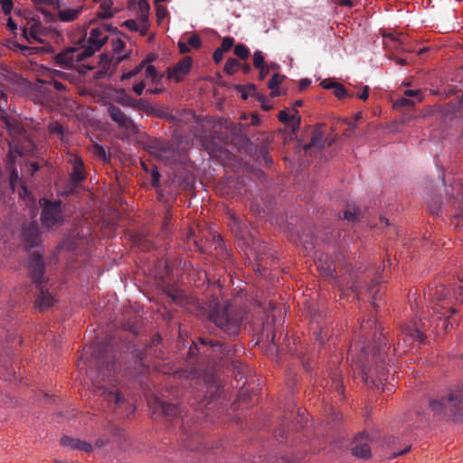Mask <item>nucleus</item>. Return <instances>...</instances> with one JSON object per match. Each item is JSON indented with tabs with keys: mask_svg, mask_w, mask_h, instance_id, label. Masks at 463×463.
<instances>
[{
	"mask_svg": "<svg viewBox=\"0 0 463 463\" xmlns=\"http://www.w3.org/2000/svg\"><path fill=\"white\" fill-rule=\"evenodd\" d=\"M450 292L451 288L444 285H436L429 288L428 296L433 304L431 318H420L419 321H411L410 324L402 326L400 338L394 348L396 353H405L411 345L416 343L422 344L425 332L434 324L437 333L439 334L458 323V319L453 317L457 310L453 307Z\"/></svg>",
	"mask_w": 463,
	"mask_h": 463,
	"instance_id": "obj_1",
	"label": "nucleus"
},
{
	"mask_svg": "<svg viewBox=\"0 0 463 463\" xmlns=\"http://www.w3.org/2000/svg\"><path fill=\"white\" fill-rule=\"evenodd\" d=\"M86 366L87 380L94 388L96 395L101 397L109 408L116 409L125 401L124 396L114 390L118 383L117 364L107 344L97 343L89 347L81 356L78 367Z\"/></svg>",
	"mask_w": 463,
	"mask_h": 463,
	"instance_id": "obj_2",
	"label": "nucleus"
},
{
	"mask_svg": "<svg viewBox=\"0 0 463 463\" xmlns=\"http://www.w3.org/2000/svg\"><path fill=\"white\" fill-rule=\"evenodd\" d=\"M378 332L375 319L368 318L361 324L357 333L359 343H352L350 346L352 361L360 368L363 381L371 388L387 380L384 353L380 345L375 350Z\"/></svg>",
	"mask_w": 463,
	"mask_h": 463,
	"instance_id": "obj_3",
	"label": "nucleus"
},
{
	"mask_svg": "<svg viewBox=\"0 0 463 463\" xmlns=\"http://www.w3.org/2000/svg\"><path fill=\"white\" fill-rule=\"evenodd\" d=\"M201 311L203 316L230 336L240 333L242 322L247 318V310L244 307L231 302L222 304L214 297L202 305Z\"/></svg>",
	"mask_w": 463,
	"mask_h": 463,
	"instance_id": "obj_4",
	"label": "nucleus"
},
{
	"mask_svg": "<svg viewBox=\"0 0 463 463\" xmlns=\"http://www.w3.org/2000/svg\"><path fill=\"white\" fill-rule=\"evenodd\" d=\"M43 253L40 250L30 252L27 264L28 275L35 285V305L41 312L52 307L56 301L46 288L47 279L44 276L45 264Z\"/></svg>",
	"mask_w": 463,
	"mask_h": 463,
	"instance_id": "obj_5",
	"label": "nucleus"
},
{
	"mask_svg": "<svg viewBox=\"0 0 463 463\" xmlns=\"http://www.w3.org/2000/svg\"><path fill=\"white\" fill-rule=\"evenodd\" d=\"M430 408L442 417L463 420V384L452 390L447 397L430 401Z\"/></svg>",
	"mask_w": 463,
	"mask_h": 463,
	"instance_id": "obj_6",
	"label": "nucleus"
},
{
	"mask_svg": "<svg viewBox=\"0 0 463 463\" xmlns=\"http://www.w3.org/2000/svg\"><path fill=\"white\" fill-rule=\"evenodd\" d=\"M39 205L42 208L41 221L44 227L51 228L63 223L61 201H51L46 198H41Z\"/></svg>",
	"mask_w": 463,
	"mask_h": 463,
	"instance_id": "obj_7",
	"label": "nucleus"
},
{
	"mask_svg": "<svg viewBox=\"0 0 463 463\" xmlns=\"http://www.w3.org/2000/svg\"><path fill=\"white\" fill-rule=\"evenodd\" d=\"M92 56L90 49L71 47L58 53L55 57V63L62 68H72L76 63Z\"/></svg>",
	"mask_w": 463,
	"mask_h": 463,
	"instance_id": "obj_8",
	"label": "nucleus"
},
{
	"mask_svg": "<svg viewBox=\"0 0 463 463\" xmlns=\"http://www.w3.org/2000/svg\"><path fill=\"white\" fill-rule=\"evenodd\" d=\"M149 152L161 160H168L175 156V147L173 143L162 139H154L148 145Z\"/></svg>",
	"mask_w": 463,
	"mask_h": 463,
	"instance_id": "obj_9",
	"label": "nucleus"
},
{
	"mask_svg": "<svg viewBox=\"0 0 463 463\" xmlns=\"http://www.w3.org/2000/svg\"><path fill=\"white\" fill-rule=\"evenodd\" d=\"M108 114L112 121H114L119 128L128 131H136L134 121L118 107L109 104L107 108Z\"/></svg>",
	"mask_w": 463,
	"mask_h": 463,
	"instance_id": "obj_10",
	"label": "nucleus"
},
{
	"mask_svg": "<svg viewBox=\"0 0 463 463\" xmlns=\"http://www.w3.org/2000/svg\"><path fill=\"white\" fill-rule=\"evenodd\" d=\"M200 344L203 346H209L211 348V355L214 359L222 360L225 357H228L232 352V350L226 344L208 337H200Z\"/></svg>",
	"mask_w": 463,
	"mask_h": 463,
	"instance_id": "obj_11",
	"label": "nucleus"
},
{
	"mask_svg": "<svg viewBox=\"0 0 463 463\" xmlns=\"http://www.w3.org/2000/svg\"><path fill=\"white\" fill-rule=\"evenodd\" d=\"M109 30V27L107 28H93L90 31L88 45L82 46L83 49H90L92 51V55L99 51L103 44L108 41L109 37L106 34V32Z\"/></svg>",
	"mask_w": 463,
	"mask_h": 463,
	"instance_id": "obj_12",
	"label": "nucleus"
},
{
	"mask_svg": "<svg viewBox=\"0 0 463 463\" xmlns=\"http://www.w3.org/2000/svg\"><path fill=\"white\" fill-rule=\"evenodd\" d=\"M22 236L27 251H30L31 248L37 247L40 243L38 225L35 222L24 224L22 230Z\"/></svg>",
	"mask_w": 463,
	"mask_h": 463,
	"instance_id": "obj_13",
	"label": "nucleus"
},
{
	"mask_svg": "<svg viewBox=\"0 0 463 463\" xmlns=\"http://www.w3.org/2000/svg\"><path fill=\"white\" fill-rule=\"evenodd\" d=\"M106 432L103 434L99 439H98L95 441V446L98 448H101L106 446L110 442V438L109 435L111 436L112 441L118 442V444H121V440L125 438V432L124 430L118 428L115 424L109 423L106 428Z\"/></svg>",
	"mask_w": 463,
	"mask_h": 463,
	"instance_id": "obj_14",
	"label": "nucleus"
},
{
	"mask_svg": "<svg viewBox=\"0 0 463 463\" xmlns=\"http://www.w3.org/2000/svg\"><path fill=\"white\" fill-rule=\"evenodd\" d=\"M352 453L354 456L367 459L371 457V446L367 435L360 434L353 441Z\"/></svg>",
	"mask_w": 463,
	"mask_h": 463,
	"instance_id": "obj_15",
	"label": "nucleus"
},
{
	"mask_svg": "<svg viewBox=\"0 0 463 463\" xmlns=\"http://www.w3.org/2000/svg\"><path fill=\"white\" fill-rule=\"evenodd\" d=\"M193 60L187 56L178 61L174 67L168 69L167 75L170 80L176 82L182 80V76L189 73L192 68Z\"/></svg>",
	"mask_w": 463,
	"mask_h": 463,
	"instance_id": "obj_16",
	"label": "nucleus"
},
{
	"mask_svg": "<svg viewBox=\"0 0 463 463\" xmlns=\"http://www.w3.org/2000/svg\"><path fill=\"white\" fill-rule=\"evenodd\" d=\"M364 218V211L354 203L347 204L342 213H339V219L345 220L350 224H356Z\"/></svg>",
	"mask_w": 463,
	"mask_h": 463,
	"instance_id": "obj_17",
	"label": "nucleus"
},
{
	"mask_svg": "<svg viewBox=\"0 0 463 463\" xmlns=\"http://www.w3.org/2000/svg\"><path fill=\"white\" fill-rule=\"evenodd\" d=\"M71 163L72 165L71 171L70 173V179L71 184L76 187L86 178V174L84 170V164L80 157L73 156L71 159Z\"/></svg>",
	"mask_w": 463,
	"mask_h": 463,
	"instance_id": "obj_18",
	"label": "nucleus"
},
{
	"mask_svg": "<svg viewBox=\"0 0 463 463\" xmlns=\"http://www.w3.org/2000/svg\"><path fill=\"white\" fill-rule=\"evenodd\" d=\"M159 407L163 411L164 415L169 420H177L179 418L184 424L186 415H183V409L177 403H168L164 401H158Z\"/></svg>",
	"mask_w": 463,
	"mask_h": 463,
	"instance_id": "obj_19",
	"label": "nucleus"
},
{
	"mask_svg": "<svg viewBox=\"0 0 463 463\" xmlns=\"http://www.w3.org/2000/svg\"><path fill=\"white\" fill-rule=\"evenodd\" d=\"M334 142V138H325L322 130L317 128L313 130L310 142L304 146V150L307 152L311 148L322 149L326 144L327 146H331Z\"/></svg>",
	"mask_w": 463,
	"mask_h": 463,
	"instance_id": "obj_20",
	"label": "nucleus"
},
{
	"mask_svg": "<svg viewBox=\"0 0 463 463\" xmlns=\"http://www.w3.org/2000/svg\"><path fill=\"white\" fill-rule=\"evenodd\" d=\"M462 90L463 82L461 81H454L453 80H451V81L449 82L448 80H441L440 86L438 87L436 90H431V93L433 95H443L444 97H449L458 91H462Z\"/></svg>",
	"mask_w": 463,
	"mask_h": 463,
	"instance_id": "obj_21",
	"label": "nucleus"
},
{
	"mask_svg": "<svg viewBox=\"0 0 463 463\" xmlns=\"http://www.w3.org/2000/svg\"><path fill=\"white\" fill-rule=\"evenodd\" d=\"M61 445L63 447H69L71 449L85 452H90L92 450V446L90 443L84 440L72 439L68 436H64L61 439Z\"/></svg>",
	"mask_w": 463,
	"mask_h": 463,
	"instance_id": "obj_22",
	"label": "nucleus"
},
{
	"mask_svg": "<svg viewBox=\"0 0 463 463\" xmlns=\"http://www.w3.org/2000/svg\"><path fill=\"white\" fill-rule=\"evenodd\" d=\"M172 270L173 268L169 261L167 260L161 259L156 263L155 277L161 280H165L170 277Z\"/></svg>",
	"mask_w": 463,
	"mask_h": 463,
	"instance_id": "obj_23",
	"label": "nucleus"
},
{
	"mask_svg": "<svg viewBox=\"0 0 463 463\" xmlns=\"http://www.w3.org/2000/svg\"><path fill=\"white\" fill-rule=\"evenodd\" d=\"M297 114L298 111H296L294 115L289 116L288 111L283 109L279 112L278 118L280 122L290 125L292 131L296 132L298 130L300 125V118L297 116Z\"/></svg>",
	"mask_w": 463,
	"mask_h": 463,
	"instance_id": "obj_24",
	"label": "nucleus"
},
{
	"mask_svg": "<svg viewBox=\"0 0 463 463\" xmlns=\"http://www.w3.org/2000/svg\"><path fill=\"white\" fill-rule=\"evenodd\" d=\"M71 75L68 72H63L60 71H53V78L52 80L48 81L49 84H53V87L59 90V91H65L67 90V86L58 80L56 78H61L66 79L68 80H71Z\"/></svg>",
	"mask_w": 463,
	"mask_h": 463,
	"instance_id": "obj_25",
	"label": "nucleus"
},
{
	"mask_svg": "<svg viewBox=\"0 0 463 463\" xmlns=\"http://www.w3.org/2000/svg\"><path fill=\"white\" fill-rule=\"evenodd\" d=\"M117 94H118L117 99H116L117 102H118L119 104H121L125 107H128L131 109L134 108L136 99H134L133 97L128 95L127 93L126 90L119 89L117 90Z\"/></svg>",
	"mask_w": 463,
	"mask_h": 463,
	"instance_id": "obj_26",
	"label": "nucleus"
},
{
	"mask_svg": "<svg viewBox=\"0 0 463 463\" xmlns=\"http://www.w3.org/2000/svg\"><path fill=\"white\" fill-rule=\"evenodd\" d=\"M82 7L76 9H66L59 11V18L62 22H72L78 18L81 13Z\"/></svg>",
	"mask_w": 463,
	"mask_h": 463,
	"instance_id": "obj_27",
	"label": "nucleus"
},
{
	"mask_svg": "<svg viewBox=\"0 0 463 463\" xmlns=\"http://www.w3.org/2000/svg\"><path fill=\"white\" fill-rule=\"evenodd\" d=\"M113 2L112 0H103L100 4V9L102 12L97 14L100 19H109L114 16L115 13L111 11Z\"/></svg>",
	"mask_w": 463,
	"mask_h": 463,
	"instance_id": "obj_28",
	"label": "nucleus"
},
{
	"mask_svg": "<svg viewBox=\"0 0 463 463\" xmlns=\"http://www.w3.org/2000/svg\"><path fill=\"white\" fill-rule=\"evenodd\" d=\"M133 109L141 110L147 114H154L155 109L151 105V103L145 99H138L135 100V105Z\"/></svg>",
	"mask_w": 463,
	"mask_h": 463,
	"instance_id": "obj_29",
	"label": "nucleus"
},
{
	"mask_svg": "<svg viewBox=\"0 0 463 463\" xmlns=\"http://www.w3.org/2000/svg\"><path fill=\"white\" fill-rule=\"evenodd\" d=\"M236 90L241 93L243 99H247L249 96L256 97V93H259L254 84L238 85Z\"/></svg>",
	"mask_w": 463,
	"mask_h": 463,
	"instance_id": "obj_30",
	"label": "nucleus"
},
{
	"mask_svg": "<svg viewBox=\"0 0 463 463\" xmlns=\"http://www.w3.org/2000/svg\"><path fill=\"white\" fill-rule=\"evenodd\" d=\"M48 131L50 132V134L59 136L61 141L64 140V135L66 130L63 128V126L61 125L58 121H51L48 124Z\"/></svg>",
	"mask_w": 463,
	"mask_h": 463,
	"instance_id": "obj_31",
	"label": "nucleus"
},
{
	"mask_svg": "<svg viewBox=\"0 0 463 463\" xmlns=\"http://www.w3.org/2000/svg\"><path fill=\"white\" fill-rule=\"evenodd\" d=\"M241 67V63L234 58H229L224 64V71L228 75H233Z\"/></svg>",
	"mask_w": 463,
	"mask_h": 463,
	"instance_id": "obj_32",
	"label": "nucleus"
},
{
	"mask_svg": "<svg viewBox=\"0 0 463 463\" xmlns=\"http://www.w3.org/2000/svg\"><path fill=\"white\" fill-rule=\"evenodd\" d=\"M149 61H150V60H144V61H142L141 63L138 64L137 66H136L133 70L129 71L127 73H124L121 76V80H129V79L137 76V74H139L141 72V71L144 69V67L147 63H149Z\"/></svg>",
	"mask_w": 463,
	"mask_h": 463,
	"instance_id": "obj_33",
	"label": "nucleus"
},
{
	"mask_svg": "<svg viewBox=\"0 0 463 463\" xmlns=\"http://www.w3.org/2000/svg\"><path fill=\"white\" fill-rule=\"evenodd\" d=\"M233 52L241 60H246L250 56V49L242 43L236 44Z\"/></svg>",
	"mask_w": 463,
	"mask_h": 463,
	"instance_id": "obj_34",
	"label": "nucleus"
},
{
	"mask_svg": "<svg viewBox=\"0 0 463 463\" xmlns=\"http://www.w3.org/2000/svg\"><path fill=\"white\" fill-rule=\"evenodd\" d=\"M414 104H415V102L411 99H409L408 97L404 96V97L400 98L395 100L394 107L396 109H402V108L411 109V108L414 107Z\"/></svg>",
	"mask_w": 463,
	"mask_h": 463,
	"instance_id": "obj_35",
	"label": "nucleus"
},
{
	"mask_svg": "<svg viewBox=\"0 0 463 463\" xmlns=\"http://www.w3.org/2000/svg\"><path fill=\"white\" fill-rule=\"evenodd\" d=\"M260 156L264 161L266 165H270L273 163L272 157L269 156L268 146L261 144L260 147Z\"/></svg>",
	"mask_w": 463,
	"mask_h": 463,
	"instance_id": "obj_36",
	"label": "nucleus"
},
{
	"mask_svg": "<svg viewBox=\"0 0 463 463\" xmlns=\"http://www.w3.org/2000/svg\"><path fill=\"white\" fill-rule=\"evenodd\" d=\"M334 94L336 98L342 99L346 97H353L354 94H348L346 89L340 83L336 82L334 89Z\"/></svg>",
	"mask_w": 463,
	"mask_h": 463,
	"instance_id": "obj_37",
	"label": "nucleus"
},
{
	"mask_svg": "<svg viewBox=\"0 0 463 463\" xmlns=\"http://www.w3.org/2000/svg\"><path fill=\"white\" fill-rule=\"evenodd\" d=\"M252 59H253V65L255 68H260L261 66H264L265 64H267L265 62L264 54L260 50H257L254 52Z\"/></svg>",
	"mask_w": 463,
	"mask_h": 463,
	"instance_id": "obj_38",
	"label": "nucleus"
},
{
	"mask_svg": "<svg viewBox=\"0 0 463 463\" xmlns=\"http://www.w3.org/2000/svg\"><path fill=\"white\" fill-rule=\"evenodd\" d=\"M403 95L409 99L414 98L418 102L422 101L424 99V93L421 90H406Z\"/></svg>",
	"mask_w": 463,
	"mask_h": 463,
	"instance_id": "obj_39",
	"label": "nucleus"
},
{
	"mask_svg": "<svg viewBox=\"0 0 463 463\" xmlns=\"http://www.w3.org/2000/svg\"><path fill=\"white\" fill-rule=\"evenodd\" d=\"M286 77L279 73H274L268 82L269 89H276L281 84Z\"/></svg>",
	"mask_w": 463,
	"mask_h": 463,
	"instance_id": "obj_40",
	"label": "nucleus"
},
{
	"mask_svg": "<svg viewBox=\"0 0 463 463\" xmlns=\"http://www.w3.org/2000/svg\"><path fill=\"white\" fill-rule=\"evenodd\" d=\"M93 153L96 156H98L99 158H100L101 160L103 161H109V157L108 155H107V152L105 150V148L99 145V144H95L93 146Z\"/></svg>",
	"mask_w": 463,
	"mask_h": 463,
	"instance_id": "obj_41",
	"label": "nucleus"
},
{
	"mask_svg": "<svg viewBox=\"0 0 463 463\" xmlns=\"http://www.w3.org/2000/svg\"><path fill=\"white\" fill-rule=\"evenodd\" d=\"M256 99L260 103L263 110L269 111L273 108V105L269 104V99L267 98V96H265L261 93H256Z\"/></svg>",
	"mask_w": 463,
	"mask_h": 463,
	"instance_id": "obj_42",
	"label": "nucleus"
},
{
	"mask_svg": "<svg viewBox=\"0 0 463 463\" xmlns=\"http://www.w3.org/2000/svg\"><path fill=\"white\" fill-rule=\"evenodd\" d=\"M234 42H235V40L232 37H230V36L224 37L222 39L221 46L219 48L222 49V51L227 52L233 46Z\"/></svg>",
	"mask_w": 463,
	"mask_h": 463,
	"instance_id": "obj_43",
	"label": "nucleus"
},
{
	"mask_svg": "<svg viewBox=\"0 0 463 463\" xmlns=\"http://www.w3.org/2000/svg\"><path fill=\"white\" fill-rule=\"evenodd\" d=\"M151 174V184L154 187H157L160 184V173L156 166L153 165L150 171Z\"/></svg>",
	"mask_w": 463,
	"mask_h": 463,
	"instance_id": "obj_44",
	"label": "nucleus"
},
{
	"mask_svg": "<svg viewBox=\"0 0 463 463\" xmlns=\"http://www.w3.org/2000/svg\"><path fill=\"white\" fill-rule=\"evenodd\" d=\"M0 5L5 15L10 14L14 8V3L12 0H0Z\"/></svg>",
	"mask_w": 463,
	"mask_h": 463,
	"instance_id": "obj_45",
	"label": "nucleus"
},
{
	"mask_svg": "<svg viewBox=\"0 0 463 463\" xmlns=\"http://www.w3.org/2000/svg\"><path fill=\"white\" fill-rule=\"evenodd\" d=\"M146 77L151 78V80L156 82L158 80V73L156 70V68L153 65H148L146 68Z\"/></svg>",
	"mask_w": 463,
	"mask_h": 463,
	"instance_id": "obj_46",
	"label": "nucleus"
},
{
	"mask_svg": "<svg viewBox=\"0 0 463 463\" xmlns=\"http://www.w3.org/2000/svg\"><path fill=\"white\" fill-rule=\"evenodd\" d=\"M187 43L194 49H199L202 45V41L197 34H194L188 39Z\"/></svg>",
	"mask_w": 463,
	"mask_h": 463,
	"instance_id": "obj_47",
	"label": "nucleus"
},
{
	"mask_svg": "<svg viewBox=\"0 0 463 463\" xmlns=\"http://www.w3.org/2000/svg\"><path fill=\"white\" fill-rule=\"evenodd\" d=\"M113 51L116 53L121 52L125 48V43L121 39H116L112 42Z\"/></svg>",
	"mask_w": 463,
	"mask_h": 463,
	"instance_id": "obj_48",
	"label": "nucleus"
},
{
	"mask_svg": "<svg viewBox=\"0 0 463 463\" xmlns=\"http://www.w3.org/2000/svg\"><path fill=\"white\" fill-rule=\"evenodd\" d=\"M452 290H453V296H451L452 297V300L453 299L458 300V297L463 296V284H458V285L455 286L452 288Z\"/></svg>",
	"mask_w": 463,
	"mask_h": 463,
	"instance_id": "obj_49",
	"label": "nucleus"
},
{
	"mask_svg": "<svg viewBox=\"0 0 463 463\" xmlns=\"http://www.w3.org/2000/svg\"><path fill=\"white\" fill-rule=\"evenodd\" d=\"M24 37L28 40V37H32L34 40L37 39V27L35 25H32L29 29V32L27 33V30H24Z\"/></svg>",
	"mask_w": 463,
	"mask_h": 463,
	"instance_id": "obj_50",
	"label": "nucleus"
},
{
	"mask_svg": "<svg viewBox=\"0 0 463 463\" xmlns=\"http://www.w3.org/2000/svg\"><path fill=\"white\" fill-rule=\"evenodd\" d=\"M225 52L222 51V49L217 48L213 53V60L215 63H219L222 61L223 53Z\"/></svg>",
	"mask_w": 463,
	"mask_h": 463,
	"instance_id": "obj_51",
	"label": "nucleus"
},
{
	"mask_svg": "<svg viewBox=\"0 0 463 463\" xmlns=\"http://www.w3.org/2000/svg\"><path fill=\"white\" fill-rule=\"evenodd\" d=\"M167 14V10L163 5H157L156 7V17L158 21L163 20Z\"/></svg>",
	"mask_w": 463,
	"mask_h": 463,
	"instance_id": "obj_52",
	"label": "nucleus"
},
{
	"mask_svg": "<svg viewBox=\"0 0 463 463\" xmlns=\"http://www.w3.org/2000/svg\"><path fill=\"white\" fill-rule=\"evenodd\" d=\"M146 88V84L144 81H140L137 84L133 85V91L137 95L141 96L144 92V90Z\"/></svg>",
	"mask_w": 463,
	"mask_h": 463,
	"instance_id": "obj_53",
	"label": "nucleus"
},
{
	"mask_svg": "<svg viewBox=\"0 0 463 463\" xmlns=\"http://www.w3.org/2000/svg\"><path fill=\"white\" fill-rule=\"evenodd\" d=\"M123 25L126 26L128 30L136 32L137 29L138 24L135 20L129 19V20L125 21L123 23Z\"/></svg>",
	"mask_w": 463,
	"mask_h": 463,
	"instance_id": "obj_54",
	"label": "nucleus"
},
{
	"mask_svg": "<svg viewBox=\"0 0 463 463\" xmlns=\"http://www.w3.org/2000/svg\"><path fill=\"white\" fill-rule=\"evenodd\" d=\"M138 11L141 13H149V4L146 0H139Z\"/></svg>",
	"mask_w": 463,
	"mask_h": 463,
	"instance_id": "obj_55",
	"label": "nucleus"
},
{
	"mask_svg": "<svg viewBox=\"0 0 463 463\" xmlns=\"http://www.w3.org/2000/svg\"><path fill=\"white\" fill-rule=\"evenodd\" d=\"M16 48L19 49L20 51H22L24 52V54H32L33 53V50H35V52H37L38 48H32V47H27L25 45H22V44H17L16 45Z\"/></svg>",
	"mask_w": 463,
	"mask_h": 463,
	"instance_id": "obj_56",
	"label": "nucleus"
},
{
	"mask_svg": "<svg viewBox=\"0 0 463 463\" xmlns=\"http://www.w3.org/2000/svg\"><path fill=\"white\" fill-rule=\"evenodd\" d=\"M257 69L260 70L259 79L260 80H263L267 77V75L269 73V68H267V64H265L264 66H261L260 68H257Z\"/></svg>",
	"mask_w": 463,
	"mask_h": 463,
	"instance_id": "obj_57",
	"label": "nucleus"
},
{
	"mask_svg": "<svg viewBox=\"0 0 463 463\" xmlns=\"http://www.w3.org/2000/svg\"><path fill=\"white\" fill-rule=\"evenodd\" d=\"M149 29V24H138L136 32H138L142 36H145Z\"/></svg>",
	"mask_w": 463,
	"mask_h": 463,
	"instance_id": "obj_58",
	"label": "nucleus"
},
{
	"mask_svg": "<svg viewBox=\"0 0 463 463\" xmlns=\"http://www.w3.org/2000/svg\"><path fill=\"white\" fill-rule=\"evenodd\" d=\"M317 265L319 268L324 269L325 275L326 276H333L334 269H332L331 265H327L326 267H323L321 264V260H318Z\"/></svg>",
	"mask_w": 463,
	"mask_h": 463,
	"instance_id": "obj_59",
	"label": "nucleus"
},
{
	"mask_svg": "<svg viewBox=\"0 0 463 463\" xmlns=\"http://www.w3.org/2000/svg\"><path fill=\"white\" fill-rule=\"evenodd\" d=\"M177 45H178L180 53L184 54V53H187L190 52V48L188 47L187 43H185L182 41H179Z\"/></svg>",
	"mask_w": 463,
	"mask_h": 463,
	"instance_id": "obj_60",
	"label": "nucleus"
},
{
	"mask_svg": "<svg viewBox=\"0 0 463 463\" xmlns=\"http://www.w3.org/2000/svg\"><path fill=\"white\" fill-rule=\"evenodd\" d=\"M311 84V80L308 79H302L299 80L298 89L299 90H305Z\"/></svg>",
	"mask_w": 463,
	"mask_h": 463,
	"instance_id": "obj_61",
	"label": "nucleus"
},
{
	"mask_svg": "<svg viewBox=\"0 0 463 463\" xmlns=\"http://www.w3.org/2000/svg\"><path fill=\"white\" fill-rule=\"evenodd\" d=\"M36 5H53L54 0H31Z\"/></svg>",
	"mask_w": 463,
	"mask_h": 463,
	"instance_id": "obj_62",
	"label": "nucleus"
},
{
	"mask_svg": "<svg viewBox=\"0 0 463 463\" xmlns=\"http://www.w3.org/2000/svg\"><path fill=\"white\" fill-rule=\"evenodd\" d=\"M369 90L370 89L368 86H364L363 91L358 94V98L362 100H366L369 97Z\"/></svg>",
	"mask_w": 463,
	"mask_h": 463,
	"instance_id": "obj_63",
	"label": "nucleus"
},
{
	"mask_svg": "<svg viewBox=\"0 0 463 463\" xmlns=\"http://www.w3.org/2000/svg\"><path fill=\"white\" fill-rule=\"evenodd\" d=\"M335 81H328L327 80H325L321 84L324 89H335Z\"/></svg>",
	"mask_w": 463,
	"mask_h": 463,
	"instance_id": "obj_64",
	"label": "nucleus"
}]
</instances>
